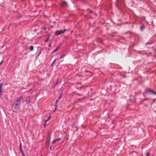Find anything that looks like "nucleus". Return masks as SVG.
Here are the masks:
<instances>
[{"label": "nucleus", "instance_id": "f257e3e1", "mask_svg": "<svg viewBox=\"0 0 156 156\" xmlns=\"http://www.w3.org/2000/svg\"><path fill=\"white\" fill-rule=\"evenodd\" d=\"M23 99V98L22 96L17 98L16 101L12 106V108L14 109V110H13V112H15V110H17L19 108L21 100Z\"/></svg>", "mask_w": 156, "mask_h": 156}, {"label": "nucleus", "instance_id": "f03ea898", "mask_svg": "<svg viewBox=\"0 0 156 156\" xmlns=\"http://www.w3.org/2000/svg\"><path fill=\"white\" fill-rule=\"evenodd\" d=\"M145 92L147 93H150V94H154L156 95V92H155L150 88L146 89L145 90Z\"/></svg>", "mask_w": 156, "mask_h": 156}, {"label": "nucleus", "instance_id": "7ed1b4c3", "mask_svg": "<svg viewBox=\"0 0 156 156\" xmlns=\"http://www.w3.org/2000/svg\"><path fill=\"white\" fill-rule=\"evenodd\" d=\"M66 30H58L56 32L55 35L56 36L59 35L60 34H62L64 33L66 31Z\"/></svg>", "mask_w": 156, "mask_h": 156}, {"label": "nucleus", "instance_id": "20e7f679", "mask_svg": "<svg viewBox=\"0 0 156 156\" xmlns=\"http://www.w3.org/2000/svg\"><path fill=\"white\" fill-rule=\"evenodd\" d=\"M130 156H138V155L136 152L133 151L130 153Z\"/></svg>", "mask_w": 156, "mask_h": 156}, {"label": "nucleus", "instance_id": "39448f33", "mask_svg": "<svg viewBox=\"0 0 156 156\" xmlns=\"http://www.w3.org/2000/svg\"><path fill=\"white\" fill-rule=\"evenodd\" d=\"M61 4L62 6H64V7L67 6V3H66V2L65 1H62L61 2Z\"/></svg>", "mask_w": 156, "mask_h": 156}, {"label": "nucleus", "instance_id": "423d86ee", "mask_svg": "<svg viewBox=\"0 0 156 156\" xmlns=\"http://www.w3.org/2000/svg\"><path fill=\"white\" fill-rule=\"evenodd\" d=\"M59 99H58L57 100L55 101V111L57 109V104L58 103V102L59 101ZM55 111H54L55 112Z\"/></svg>", "mask_w": 156, "mask_h": 156}, {"label": "nucleus", "instance_id": "0eeeda50", "mask_svg": "<svg viewBox=\"0 0 156 156\" xmlns=\"http://www.w3.org/2000/svg\"><path fill=\"white\" fill-rule=\"evenodd\" d=\"M59 99H58L57 100L55 101V111L57 109V104L58 103V102L59 101ZM55 111H54L55 112Z\"/></svg>", "mask_w": 156, "mask_h": 156}, {"label": "nucleus", "instance_id": "6e6552de", "mask_svg": "<svg viewBox=\"0 0 156 156\" xmlns=\"http://www.w3.org/2000/svg\"><path fill=\"white\" fill-rule=\"evenodd\" d=\"M61 139V138H59L58 139H55L52 142V144H54L55 142H56V141H58L59 140H60Z\"/></svg>", "mask_w": 156, "mask_h": 156}, {"label": "nucleus", "instance_id": "1a4fd4ad", "mask_svg": "<svg viewBox=\"0 0 156 156\" xmlns=\"http://www.w3.org/2000/svg\"><path fill=\"white\" fill-rule=\"evenodd\" d=\"M50 141V137H48L47 138V144L48 145Z\"/></svg>", "mask_w": 156, "mask_h": 156}, {"label": "nucleus", "instance_id": "9d476101", "mask_svg": "<svg viewBox=\"0 0 156 156\" xmlns=\"http://www.w3.org/2000/svg\"><path fill=\"white\" fill-rule=\"evenodd\" d=\"M22 144L21 143H20V151H21V153H22L23 154V152L22 150Z\"/></svg>", "mask_w": 156, "mask_h": 156}, {"label": "nucleus", "instance_id": "9b49d317", "mask_svg": "<svg viewBox=\"0 0 156 156\" xmlns=\"http://www.w3.org/2000/svg\"><path fill=\"white\" fill-rule=\"evenodd\" d=\"M51 119V117H49L48 118V119H47L46 120H45V123H44V126H45V125H46V122H47V121H48Z\"/></svg>", "mask_w": 156, "mask_h": 156}, {"label": "nucleus", "instance_id": "f8f14e48", "mask_svg": "<svg viewBox=\"0 0 156 156\" xmlns=\"http://www.w3.org/2000/svg\"><path fill=\"white\" fill-rule=\"evenodd\" d=\"M25 101L27 102V103H29L30 101V98H28L26 99Z\"/></svg>", "mask_w": 156, "mask_h": 156}, {"label": "nucleus", "instance_id": "ddd939ff", "mask_svg": "<svg viewBox=\"0 0 156 156\" xmlns=\"http://www.w3.org/2000/svg\"><path fill=\"white\" fill-rule=\"evenodd\" d=\"M57 60V59H55L53 61V62H52V63H51V66H52L54 64H55V63L56 62V60Z\"/></svg>", "mask_w": 156, "mask_h": 156}, {"label": "nucleus", "instance_id": "4468645a", "mask_svg": "<svg viewBox=\"0 0 156 156\" xmlns=\"http://www.w3.org/2000/svg\"><path fill=\"white\" fill-rule=\"evenodd\" d=\"M34 47L33 46H31L30 47V51H32L33 50Z\"/></svg>", "mask_w": 156, "mask_h": 156}, {"label": "nucleus", "instance_id": "2eb2a0df", "mask_svg": "<svg viewBox=\"0 0 156 156\" xmlns=\"http://www.w3.org/2000/svg\"><path fill=\"white\" fill-rule=\"evenodd\" d=\"M49 38H50V36H48V37L47 39H46V40L45 41V42H47L48 41V40L49 39Z\"/></svg>", "mask_w": 156, "mask_h": 156}, {"label": "nucleus", "instance_id": "dca6fc26", "mask_svg": "<svg viewBox=\"0 0 156 156\" xmlns=\"http://www.w3.org/2000/svg\"><path fill=\"white\" fill-rule=\"evenodd\" d=\"M58 80H57V81H56V83H55V85H54V87H55V86L57 85V84H58Z\"/></svg>", "mask_w": 156, "mask_h": 156}, {"label": "nucleus", "instance_id": "f3484780", "mask_svg": "<svg viewBox=\"0 0 156 156\" xmlns=\"http://www.w3.org/2000/svg\"><path fill=\"white\" fill-rule=\"evenodd\" d=\"M2 84L1 83L0 84V90H2Z\"/></svg>", "mask_w": 156, "mask_h": 156}, {"label": "nucleus", "instance_id": "a211bd4d", "mask_svg": "<svg viewBox=\"0 0 156 156\" xmlns=\"http://www.w3.org/2000/svg\"><path fill=\"white\" fill-rule=\"evenodd\" d=\"M64 56H65V55L63 54L62 55L60 56V58L62 59V58H63L64 57Z\"/></svg>", "mask_w": 156, "mask_h": 156}, {"label": "nucleus", "instance_id": "6ab92c4d", "mask_svg": "<svg viewBox=\"0 0 156 156\" xmlns=\"http://www.w3.org/2000/svg\"><path fill=\"white\" fill-rule=\"evenodd\" d=\"M51 133H48V137H50Z\"/></svg>", "mask_w": 156, "mask_h": 156}, {"label": "nucleus", "instance_id": "aec40b11", "mask_svg": "<svg viewBox=\"0 0 156 156\" xmlns=\"http://www.w3.org/2000/svg\"><path fill=\"white\" fill-rule=\"evenodd\" d=\"M144 26L143 25L140 27V29L141 30L142 29L144 28Z\"/></svg>", "mask_w": 156, "mask_h": 156}, {"label": "nucleus", "instance_id": "412c9836", "mask_svg": "<svg viewBox=\"0 0 156 156\" xmlns=\"http://www.w3.org/2000/svg\"><path fill=\"white\" fill-rule=\"evenodd\" d=\"M58 50H57V49L56 48L53 51V53H55Z\"/></svg>", "mask_w": 156, "mask_h": 156}, {"label": "nucleus", "instance_id": "4be33fe9", "mask_svg": "<svg viewBox=\"0 0 156 156\" xmlns=\"http://www.w3.org/2000/svg\"><path fill=\"white\" fill-rule=\"evenodd\" d=\"M146 156H149L150 153L149 152H147L146 153Z\"/></svg>", "mask_w": 156, "mask_h": 156}, {"label": "nucleus", "instance_id": "5701e85b", "mask_svg": "<svg viewBox=\"0 0 156 156\" xmlns=\"http://www.w3.org/2000/svg\"><path fill=\"white\" fill-rule=\"evenodd\" d=\"M62 97V95H61L58 98L59 99H60Z\"/></svg>", "mask_w": 156, "mask_h": 156}, {"label": "nucleus", "instance_id": "b1692460", "mask_svg": "<svg viewBox=\"0 0 156 156\" xmlns=\"http://www.w3.org/2000/svg\"><path fill=\"white\" fill-rule=\"evenodd\" d=\"M59 48V46H58L57 47L56 49H57V50H58V49Z\"/></svg>", "mask_w": 156, "mask_h": 156}, {"label": "nucleus", "instance_id": "393cba45", "mask_svg": "<svg viewBox=\"0 0 156 156\" xmlns=\"http://www.w3.org/2000/svg\"><path fill=\"white\" fill-rule=\"evenodd\" d=\"M3 62V61H2L0 63V65H1L2 63Z\"/></svg>", "mask_w": 156, "mask_h": 156}, {"label": "nucleus", "instance_id": "a878e982", "mask_svg": "<svg viewBox=\"0 0 156 156\" xmlns=\"http://www.w3.org/2000/svg\"><path fill=\"white\" fill-rule=\"evenodd\" d=\"M3 62V61H2L0 63V65H1L2 63Z\"/></svg>", "mask_w": 156, "mask_h": 156}, {"label": "nucleus", "instance_id": "bb28decb", "mask_svg": "<svg viewBox=\"0 0 156 156\" xmlns=\"http://www.w3.org/2000/svg\"><path fill=\"white\" fill-rule=\"evenodd\" d=\"M51 43H50L49 44V46H51Z\"/></svg>", "mask_w": 156, "mask_h": 156}, {"label": "nucleus", "instance_id": "cd10ccee", "mask_svg": "<svg viewBox=\"0 0 156 156\" xmlns=\"http://www.w3.org/2000/svg\"><path fill=\"white\" fill-rule=\"evenodd\" d=\"M51 147H52V146H51V147H50V149H51Z\"/></svg>", "mask_w": 156, "mask_h": 156}, {"label": "nucleus", "instance_id": "c85d7f7f", "mask_svg": "<svg viewBox=\"0 0 156 156\" xmlns=\"http://www.w3.org/2000/svg\"><path fill=\"white\" fill-rule=\"evenodd\" d=\"M148 99H145V100H148Z\"/></svg>", "mask_w": 156, "mask_h": 156}, {"label": "nucleus", "instance_id": "c756f323", "mask_svg": "<svg viewBox=\"0 0 156 156\" xmlns=\"http://www.w3.org/2000/svg\"><path fill=\"white\" fill-rule=\"evenodd\" d=\"M22 154H23V155H24V153H23H23H22Z\"/></svg>", "mask_w": 156, "mask_h": 156}, {"label": "nucleus", "instance_id": "7c9ffc66", "mask_svg": "<svg viewBox=\"0 0 156 156\" xmlns=\"http://www.w3.org/2000/svg\"><path fill=\"white\" fill-rule=\"evenodd\" d=\"M41 156H42V155H41Z\"/></svg>", "mask_w": 156, "mask_h": 156}]
</instances>
